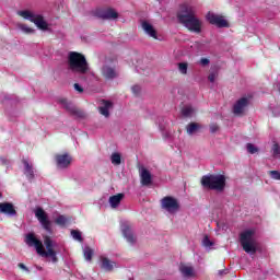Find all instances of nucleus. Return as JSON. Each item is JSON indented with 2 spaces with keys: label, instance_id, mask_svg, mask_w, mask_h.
Returning a JSON list of instances; mask_svg holds the SVG:
<instances>
[{
  "label": "nucleus",
  "instance_id": "nucleus-4",
  "mask_svg": "<svg viewBox=\"0 0 280 280\" xmlns=\"http://www.w3.org/2000/svg\"><path fill=\"white\" fill-rule=\"evenodd\" d=\"M240 241L245 253L252 255L257 253V236L255 234V229H248L242 232L240 235Z\"/></svg>",
  "mask_w": 280,
  "mask_h": 280
},
{
  "label": "nucleus",
  "instance_id": "nucleus-28",
  "mask_svg": "<svg viewBox=\"0 0 280 280\" xmlns=\"http://www.w3.org/2000/svg\"><path fill=\"white\" fill-rule=\"evenodd\" d=\"M198 128H200V125L192 122L190 125L187 126V132L188 135H194V132H196V130H198Z\"/></svg>",
  "mask_w": 280,
  "mask_h": 280
},
{
  "label": "nucleus",
  "instance_id": "nucleus-35",
  "mask_svg": "<svg viewBox=\"0 0 280 280\" xmlns=\"http://www.w3.org/2000/svg\"><path fill=\"white\" fill-rule=\"evenodd\" d=\"M131 91H132L133 95H139V93L141 92V86H139V85H133V86L131 88Z\"/></svg>",
  "mask_w": 280,
  "mask_h": 280
},
{
  "label": "nucleus",
  "instance_id": "nucleus-25",
  "mask_svg": "<svg viewBox=\"0 0 280 280\" xmlns=\"http://www.w3.org/2000/svg\"><path fill=\"white\" fill-rule=\"evenodd\" d=\"M18 30H21L24 34H34V28L27 26L26 24L19 23Z\"/></svg>",
  "mask_w": 280,
  "mask_h": 280
},
{
  "label": "nucleus",
  "instance_id": "nucleus-26",
  "mask_svg": "<svg viewBox=\"0 0 280 280\" xmlns=\"http://www.w3.org/2000/svg\"><path fill=\"white\" fill-rule=\"evenodd\" d=\"M110 161L113 165H121V154L113 153L110 156Z\"/></svg>",
  "mask_w": 280,
  "mask_h": 280
},
{
  "label": "nucleus",
  "instance_id": "nucleus-24",
  "mask_svg": "<svg viewBox=\"0 0 280 280\" xmlns=\"http://www.w3.org/2000/svg\"><path fill=\"white\" fill-rule=\"evenodd\" d=\"M183 117H194L196 115V109L191 105H186L182 109Z\"/></svg>",
  "mask_w": 280,
  "mask_h": 280
},
{
  "label": "nucleus",
  "instance_id": "nucleus-18",
  "mask_svg": "<svg viewBox=\"0 0 280 280\" xmlns=\"http://www.w3.org/2000/svg\"><path fill=\"white\" fill-rule=\"evenodd\" d=\"M179 271L182 272L183 277H196V270L191 265H180Z\"/></svg>",
  "mask_w": 280,
  "mask_h": 280
},
{
  "label": "nucleus",
  "instance_id": "nucleus-34",
  "mask_svg": "<svg viewBox=\"0 0 280 280\" xmlns=\"http://www.w3.org/2000/svg\"><path fill=\"white\" fill-rule=\"evenodd\" d=\"M270 176L271 178H273L275 180H280V173L277 171H271L270 172Z\"/></svg>",
  "mask_w": 280,
  "mask_h": 280
},
{
  "label": "nucleus",
  "instance_id": "nucleus-17",
  "mask_svg": "<svg viewBox=\"0 0 280 280\" xmlns=\"http://www.w3.org/2000/svg\"><path fill=\"white\" fill-rule=\"evenodd\" d=\"M110 108H113V103L109 101H101V106L98 107V110L101 113V115H103L104 117H109L110 113Z\"/></svg>",
  "mask_w": 280,
  "mask_h": 280
},
{
  "label": "nucleus",
  "instance_id": "nucleus-20",
  "mask_svg": "<svg viewBox=\"0 0 280 280\" xmlns=\"http://www.w3.org/2000/svg\"><path fill=\"white\" fill-rule=\"evenodd\" d=\"M62 106L67 108L72 115H75L77 117H82V112H80L78 108H75L69 101L67 100H61Z\"/></svg>",
  "mask_w": 280,
  "mask_h": 280
},
{
  "label": "nucleus",
  "instance_id": "nucleus-37",
  "mask_svg": "<svg viewBox=\"0 0 280 280\" xmlns=\"http://www.w3.org/2000/svg\"><path fill=\"white\" fill-rule=\"evenodd\" d=\"M217 78H218V72H212L209 74L208 80L209 82H215Z\"/></svg>",
  "mask_w": 280,
  "mask_h": 280
},
{
  "label": "nucleus",
  "instance_id": "nucleus-41",
  "mask_svg": "<svg viewBox=\"0 0 280 280\" xmlns=\"http://www.w3.org/2000/svg\"><path fill=\"white\" fill-rule=\"evenodd\" d=\"M74 89H75L79 93H82V91H84V90L82 89V86H80V84H78V83L74 84Z\"/></svg>",
  "mask_w": 280,
  "mask_h": 280
},
{
  "label": "nucleus",
  "instance_id": "nucleus-23",
  "mask_svg": "<svg viewBox=\"0 0 280 280\" xmlns=\"http://www.w3.org/2000/svg\"><path fill=\"white\" fill-rule=\"evenodd\" d=\"M101 261H102V268L104 270H113V268H115L117 266V264L108 260V258L102 256L101 257Z\"/></svg>",
  "mask_w": 280,
  "mask_h": 280
},
{
  "label": "nucleus",
  "instance_id": "nucleus-6",
  "mask_svg": "<svg viewBox=\"0 0 280 280\" xmlns=\"http://www.w3.org/2000/svg\"><path fill=\"white\" fill-rule=\"evenodd\" d=\"M201 185L208 189L222 191L226 185V178L224 175H206L201 178Z\"/></svg>",
  "mask_w": 280,
  "mask_h": 280
},
{
  "label": "nucleus",
  "instance_id": "nucleus-8",
  "mask_svg": "<svg viewBox=\"0 0 280 280\" xmlns=\"http://www.w3.org/2000/svg\"><path fill=\"white\" fill-rule=\"evenodd\" d=\"M120 230L129 244H135V242H137V237L135 236V233H132V225H130V222L121 221Z\"/></svg>",
  "mask_w": 280,
  "mask_h": 280
},
{
  "label": "nucleus",
  "instance_id": "nucleus-33",
  "mask_svg": "<svg viewBox=\"0 0 280 280\" xmlns=\"http://www.w3.org/2000/svg\"><path fill=\"white\" fill-rule=\"evenodd\" d=\"M272 152H273V156L276 159H279V156H280V147H279V144H273Z\"/></svg>",
  "mask_w": 280,
  "mask_h": 280
},
{
  "label": "nucleus",
  "instance_id": "nucleus-38",
  "mask_svg": "<svg viewBox=\"0 0 280 280\" xmlns=\"http://www.w3.org/2000/svg\"><path fill=\"white\" fill-rule=\"evenodd\" d=\"M209 59L208 58H201L199 61V65H201V67H207V65H209Z\"/></svg>",
  "mask_w": 280,
  "mask_h": 280
},
{
  "label": "nucleus",
  "instance_id": "nucleus-22",
  "mask_svg": "<svg viewBox=\"0 0 280 280\" xmlns=\"http://www.w3.org/2000/svg\"><path fill=\"white\" fill-rule=\"evenodd\" d=\"M23 165L25 176H27L28 179L34 178V167L30 164V161L23 160Z\"/></svg>",
  "mask_w": 280,
  "mask_h": 280
},
{
  "label": "nucleus",
  "instance_id": "nucleus-1",
  "mask_svg": "<svg viewBox=\"0 0 280 280\" xmlns=\"http://www.w3.org/2000/svg\"><path fill=\"white\" fill-rule=\"evenodd\" d=\"M25 243L27 244V246L35 248L39 257H46L47 259H50L52 264H58V252L56 250V242H54L51 237H44V246L43 242L38 240L36 235L30 233L25 237Z\"/></svg>",
  "mask_w": 280,
  "mask_h": 280
},
{
  "label": "nucleus",
  "instance_id": "nucleus-12",
  "mask_svg": "<svg viewBox=\"0 0 280 280\" xmlns=\"http://www.w3.org/2000/svg\"><path fill=\"white\" fill-rule=\"evenodd\" d=\"M141 27L147 36H150V38H154V40H159V32L156 31V28H154V25H152L150 21H141Z\"/></svg>",
  "mask_w": 280,
  "mask_h": 280
},
{
  "label": "nucleus",
  "instance_id": "nucleus-11",
  "mask_svg": "<svg viewBox=\"0 0 280 280\" xmlns=\"http://www.w3.org/2000/svg\"><path fill=\"white\" fill-rule=\"evenodd\" d=\"M207 21H209L211 25H217V27H229V22L224 20V16L218 15L215 13L209 12L207 14Z\"/></svg>",
  "mask_w": 280,
  "mask_h": 280
},
{
  "label": "nucleus",
  "instance_id": "nucleus-5",
  "mask_svg": "<svg viewBox=\"0 0 280 280\" xmlns=\"http://www.w3.org/2000/svg\"><path fill=\"white\" fill-rule=\"evenodd\" d=\"M18 16H22V19H25L26 21H31V23H34L36 27L43 32H47V30H49V23H47L43 14L36 13L32 10H20L18 11Z\"/></svg>",
  "mask_w": 280,
  "mask_h": 280
},
{
  "label": "nucleus",
  "instance_id": "nucleus-31",
  "mask_svg": "<svg viewBox=\"0 0 280 280\" xmlns=\"http://www.w3.org/2000/svg\"><path fill=\"white\" fill-rule=\"evenodd\" d=\"M246 148H247V152H249V154H255L258 152L257 147H255L253 143H247Z\"/></svg>",
  "mask_w": 280,
  "mask_h": 280
},
{
  "label": "nucleus",
  "instance_id": "nucleus-39",
  "mask_svg": "<svg viewBox=\"0 0 280 280\" xmlns=\"http://www.w3.org/2000/svg\"><path fill=\"white\" fill-rule=\"evenodd\" d=\"M218 130H219L218 125L213 124V125L210 126V131L211 132H218Z\"/></svg>",
  "mask_w": 280,
  "mask_h": 280
},
{
  "label": "nucleus",
  "instance_id": "nucleus-13",
  "mask_svg": "<svg viewBox=\"0 0 280 280\" xmlns=\"http://www.w3.org/2000/svg\"><path fill=\"white\" fill-rule=\"evenodd\" d=\"M101 72L103 78H105V80H115V78H119V71L116 70L115 67L108 63L103 66Z\"/></svg>",
  "mask_w": 280,
  "mask_h": 280
},
{
  "label": "nucleus",
  "instance_id": "nucleus-19",
  "mask_svg": "<svg viewBox=\"0 0 280 280\" xmlns=\"http://www.w3.org/2000/svg\"><path fill=\"white\" fill-rule=\"evenodd\" d=\"M140 178H141L142 185L148 186L152 184V174L147 168H142L140 171Z\"/></svg>",
  "mask_w": 280,
  "mask_h": 280
},
{
  "label": "nucleus",
  "instance_id": "nucleus-15",
  "mask_svg": "<svg viewBox=\"0 0 280 280\" xmlns=\"http://www.w3.org/2000/svg\"><path fill=\"white\" fill-rule=\"evenodd\" d=\"M71 161L72 159L67 153L56 155L57 167H59L60 170L69 167L71 165Z\"/></svg>",
  "mask_w": 280,
  "mask_h": 280
},
{
  "label": "nucleus",
  "instance_id": "nucleus-16",
  "mask_svg": "<svg viewBox=\"0 0 280 280\" xmlns=\"http://www.w3.org/2000/svg\"><path fill=\"white\" fill-rule=\"evenodd\" d=\"M0 213H4L5 215H16V210L12 203L2 202L0 203Z\"/></svg>",
  "mask_w": 280,
  "mask_h": 280
},
{
  "label": "nucleus",
  "instance_id": "nucleus-36",
  "mask_svg": "<svg viewBox=\"0 0 280 280\" xmlns=\"http://www.w3.org/2000/svg\"><path fill=\"white\" fill-rule=\"evenodd\" d=\"M203 246H206V248H209V247L213 246V243L206 236L203 238Z\"/></svg>",
  "mask_w": 280,
  "mask_h": 280
},
{
  "label": "nucleus",
  "instance_id": "nucleus-7",
  "mask_svg": "<svg viewBox=\"0 0 280 280\" xmlns=\"http://www.w3.org/2000/svg\"><path fill=\"white\" fill-rule=\"evenodd\" d=\"M161 207L164 209V211H167V213H177V211L180 209V205L178 203V200L174 197H164L161 200Z\"/></svg>",
  "mask_w": 280,
  "mask_h": 280
},
{
  "label": "nucleus",
  "instance_id": "nucleus-2",
  "mask_svg": "<svg viewBox=\"0 0 280 280\" xmlns=\"http://www.w3.org/2000/svg\"><path fill=\"white\" fill-rule=\"evenodd\" d=\"M177 18L182 25L186 26L189 32L200 34L202 32V21L196 16L194 7L189 4H183L177 13Z\"/></svg>",
  "mask_w": 280,
  "mask_h": 280
},
{
  "label": "nucleus",
  "instance_id": "nucleus-14",
  "mask_svg": "<svg viewBox=\"0 0 280 280\" xmlns=\"http://www.w3.org/2000/svg\"><path fill=\"white\" fill-rule=\"evenodd\" d=\"M249 101L246 97L240 98L233 107L234 115H243V113L246 112V108H248Z\"/></svg>",
  "mask_w": 280,
  "mask_h": 280
},
{
  "label": "nucleus",
  "instance_id": "nucleus-9",
  "mask_svg": "<svg viewBox=\"0 0 280 280\" xmlns=\"http://www.w3.org/2000/svg\"><path fill=\"white\" fill-rule=\"evenodd\" d=\"M35 218H37L39 224L45 229V231H51V223L47 217V212L43 208L35 209Z\"/></svg>",
  "mask_w": 280,
  "mask_h": 280
},
{
  "label": "nucleus",
  "instance_id": "nucleus-10",
  "mask_svg": "<svg viewBox=\"0 0 280 280\" xmlns=\"http://www.w3.org/2000/svg\"><path fill=\"white\" fill-rule=\"evenodd\" d=\"M96 16H98V19H106L107 21H116V19H119V13L113 8H107L97 10Z\"/></svg>",
  "mask_w": 280,
  "mask_h": 280
},
{
  "label": "nucleus",
  "instance_id": "nucleus-29",
  "mask_svg": "<svg viewBox=\"0 0 280 280\" xmlns=\"http://www.w3.org/2000/svg\"><path fill=\"white\" fill-rule=\"evenodd\" d=\"M71 236L73 237V240H77V242H82V232L78 230H72Z\"/></svg>",
  "mask_w": 280,
  "mask_h": 280
},
{
  "label": "nucleus",
  "instance_id": "nucleus-3",
  "mask_svg": "<svg viewBox=\"0 0 280 280\" xmlns=\"http://www.w3.org/2000/svg\"><path fill=\"white\" fill-rule=\"evenodd\" d=\"M69 69L73 73H88L89 72V62H86V57L80 52L71 51L68 56Z\"/></svg>",
  "mask_w": 280,
  "mask_h": 280
},
{
  "label": "nucleus",
  "instance_id": "nucleus-30",
  "mask_svg": "<svg viewBox=\"0 0 280 280\" xmlns=\"http://www.w3.org/2000/svg\"><path fill=\"white\" fill-rule=\"evenodd\" d=\"M187 63L185 62H180L178 63V69H179V72L183 74V75H187Z\"/></svg>",
  "mask_w": 280,
  "mask_h": 280
},
{
  "label": "nucleus",
  "instance_id": "nucleus-27",
  "mask_svg": "<svg viewBox=\"0 0 280 280\" xmlns=\"http://www.w3.org/2000/svg\"><path fill=\"white\" fill-rule=\"evenodd\" d=\"M83 255L86 261H91V259L93 258V249H91L90 247H85L83 249Z\"/></svg>",
  "mask_w": 280,
  "mask_h": 280
},
{
  "label": "nucleus",
  "instance_id": "nucleus-40",
  "mask_svg": "<svg viewBox=\"0 0 280 280\" xmlns=\"http://www.w3.org/2000/svg\"><path fill=\"white\" fill-rule=\"evenodd\" d=\"M18 266L21 268V270H25L26 272H30V269L23 262H20Z\"/></svg>",
  "mask_w": 280,
  "mask_h": 280
},
{
  "label": "nucleus",
  "instance_id": "nucleus-21",
  "mask_svg": "<svg viewBox=\"0 0 280 280\" xmlns=\"http://www.w3.org/2000/svg\"><path fill=\"white\" fill-rule=\"evenodd\" d=\"M121 200H124V194H118L109 197L108 202L112 209H117L121 205Z\"/></svg>",
  "mask_w": 280,
  "mask_h": 280
},
{
  "label": "nucleus",
  "instance_id": "nucleus-32",
  "mask_svg": "<svg viewBox=\"0 0 280 280\" xmlns=\"http://www.w3.org/2000/svg\"><path fill=\"white\" fill-rule=\"evenodd\" d=\"M56 224H59V226H65V224H67V219L65 218V215H59L56 219Z\"/></svg>",
  "mask_w": 280,
  "mask_h": 280
}]
</instances>
